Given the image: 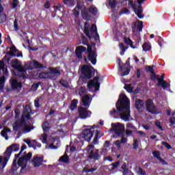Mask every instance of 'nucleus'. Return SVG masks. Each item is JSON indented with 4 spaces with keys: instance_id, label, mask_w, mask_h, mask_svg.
<instances>
[{
    "instance_id": "1",
    "label": "nucleus",
    "mask_w": 175,
    "mask_h": 175,
    "mask_svg": "<svg viewBox=\"0 0 175 175\" xmlns=\"http://www.w3.org/2000/svg\"><path fill=\"white\" fill-rule=\"evenodd\" d=\"M131 103L129 99L124 93H121L119 99L116 103V109L118 111H122L120 114L121 120L124 121H129L131 118V108L129 107Z\"/></svg>"
},
{
    "instance_id": "2",
    "label": "nucleus",
    "mask_w": 175,
    "mask_h": 175,
    "mask_svg": "<svg viewBox=\"0 0 175 175\" xmlns=\"http://www.w3.org/2000/svg\"><path fill=\"white\" fill-rule=\"evenodd\" d=\"M31 109L29 105H26L23 113L21 121L16 122L13 125V129L14 131H23L25 133L31 132L32 131V125H28V121L31 116Z\"/></svg>"
},
{
    "instance_id": "3",
    "label": "nucleus",
    "mask_w": 175,
    "mask_h": 175,
    "mask_svg": "<svg viewBox=\"0 0 175 175\" xmlns=\"http://www.w3.org/2000/svg\"><path fill=\"white\" fill-rule=\"evenodd\" d=\"M84 33L88 38H96L98 36V30L96 29V25H90L88 23H85Z\"/></svg>"
},
{
    "instance_id": "4",
    "label": "nucleus",
    "mask_w": 175,
    "mask_h": 175,
    "mask_svg": "<svg viewBox=\"0 0 175 175\" xmlns=\"http://www.w3.org/2000/svg\"><path fill=\"white\" fill-rule=\"evenodd\" d=\"M142 3L143 1H130L129 2V6L132 8L139 18H143V17H144V15L142 14L143 13V9H142Z\"/></svg>"
},
{
    "instance_id": "5",
    "label": "nucleus",
    "mask_w": 175,
    "mask_h": 175,
    "mask_svg": "<svg viewBox=\"0 0 175 175\" xmlns=\"http://www.w3.org/2000/svg\"><path fill=\"white\" fill-rule=\"evenodd\" d=\"M95 128H98V126H88V129L83 131L81 137H83V139H85L86 142H91V139H92V136H94V133L96 131L95 130Z\"/></svg>"
},
{
    "instance_id": "6",
    "label": "nucleus",
    "mask_w": 175,
    "mask_h": 175,
    "mask_svg": "<svg viewBox=\"0 0 175 175\" xmlns=\"http://www.w3.org/2000/svg\"><path fill=\"white\" fill-rule=\"evenodd\" d=\"M12 66L14 68V69H16L19 72V73H21L20 75L23 79H25V77L28 76V74H27V70L23 67L21 62L18 61V59L14 60L12 62Z\"/></svg>"
},
{
    "instance_id": "7",
    "label": "nucleus",
    "mask_w": 175,
    "mask_h": 175,
    "mask_svg": "<svg viewBox=\"0 0 175 175\" xmlns=\"http://www.w3.org/2000/svg\"><path fill=\"white\" fill-rule=\"evenodd\" d=\"M95 47V44L93 43L91 45H88V52L89 55L88 58L89 61L92 64V65L96 64V52L94 50H92V48Z\"/></svg>"
},
{
    "instance_id": "8",
    "label": "nucleus",
    "mask_w": 175,
    "mask_h": 175,
    "mask_svg": "<svg viewBox=\"0 0 175 175\" xmlns=\"http://www.w3.org/2000/svg\"><path fill=\"white\" fill-rule=\"evenodd\" d=\"M100 84L99 83V77H96L93 80L90 81L88 84L89 91H98Z\"/></svg>"
},
{
    "instance_id": "9",
    "label": "nucleus",
    "mask_w": 175,
    "mask_h": 175,
    "mask_svg": "<svg viewBox=\"0 0 175 175\" xmlns=\"http://www.w3.org/2000/svg\"><path fill=\"white\" fill-rule=\"evenodd\" d=\"M94 145H90L86 148V151H88L89 154L90 159H98L100 158L99 156V150L96 149L95 152H94Z\"/></svg>"
},
{
    "instance_id": "10",
    "label": "nucleus",
    "mask_w": 175,
    "mask_h": 175,
    "mask_svg": "<svg viewBox=\"0 0 175 175\" xmlns=\"http://www.w3.org/2000/svg\"><path fill=\"white\" fill-rule=\"evenodd\" d=\"M81 72L86 77V79H91L92 72H94V67L91 66H83L81 68Z\"/></svg>"
},
{
    "instance_id": "11",
    "label": "nucleus",
    "mask_w": 175,
    "mask_h": 175,
    "mask_svg": "<svg viewBox=\"0 0 175 175\" xmlns=\"http://www.w3.org/2000/svg\"><path fill=\"white\" fill-rule=\"evenodd\" d=\"M78 113L79 115V118H81L82 120H85V118L91 117V114H92L91 111L83 107H81L78 109Z\"/></svg>"
},
{
    "instance_id": "12",
    "label": "nucleus",
    "mask_w": 175,
    "mask_h": 175,
    "mask_svg": "<svg viewBox=\"0 0 175 175\" xmlns=\"http://www.w3.org/2000/svg\"><path fill=\"white\" fill-rule=\"evenodd\" d=\"M111 126L118 136L125 131V126L121 123H112Z\"/></svg>"
},
{
    "instance_id": "13",
    "label": "nucleus",
    "mask_w": 175,
    "mask_h": 175,
    "mask_svg": "<svg viewBox=\"0 0 175 175\" xmlns=\"http://www.w3.org/2000/svg\"><path fill=\"white\" fill-rule=\"evenodd\" d=\"M23 142L26 143L29 147H33L34 150H36V148H40L42 147V144H40V143L36 142V140H32L29 138L25 139Z\"/></svg>"
},
{
    "instance_id": "14",
    "label": "nucleus",
    "mask_w": 175,
    "mask_h": 175,
    "mask_svg": "<svg viewBox=\"0 0 175 175\" xmlns=\"http://www.w3.org/2000/svg\"><path fill=\"white\" fill-rule=\"evenodd\" d=\"M146 109L149 113L152 114H157L158 113V111L157 109V107L152 103V100H148L146 101Z\"/></svg>"
},
{
    "instance_id": "15",
    "label": "nucleus",
    "mask_w": 175,
    "mask_h": 175,
    "mask_svg": "<svg viewBox=\"0 0 175 175\" xmlns=\"http://www.w3.org/2000/svg\"><path fill=\"white\" fill-rule=\"evenodd\" d=\"M61 75V72H59V70L57 68H49V79H51L52 80H55L57 77H59Z\"/></svg>"
},
{
    "instance_id": "16",
    "label": "nucleus",
    "mask_w": 175,
    "mask_h": 175,
    "mask_svg": "<svg viewBox=\"0 0 175 175\" xmlns=\"http://www.w3.org/2000/svg\"><path fill=\"white\" fill-rule=\"evenodd\" d=\"M43 156H38L36 155L33 158L32 164L34 167H39V166H42L43 165Z\"/></svg>"
},
{
    "instance_id": "17",
    "label": "nucleus",
    "mask_w": 175,
    "mask_h": 175,
    "mask_svg": "<svg viewBox=\"0 0 175 175\" xmlns=\"http://www.w3.org/2000/svg\"><path fill=\"white\" fill-rule=\"evenodd\" d=\"M142 29L143 22L138 21L135 23V26L133 27V32L136 35L137 33H139V32H142Z\"/></svg>"
},
{
    "instance_id": "18",
    "label": "nucleus",
    "mask_w": 175,
    "mask_h": 175,
    "mask_svg": "<svg viewBox=\"0 0 175 175\" xmlns=\"http://www.w3.org/2000/svg\"><path fill=\"white\" fill-rule=\"evenodd\" d=\"M19 149H20V146L13 145L6 149L5 152H4V155H7V157L10 158V155H12V152L18 151Z\"/></svg>"
},
{
    "instance_id": "19",
    "label": "nucleus",
    "mask_w": 175,
    "mask_h": 175,
    "mask_svg": "<svg viewBox=\"0 0 175 175\" xmlns=\"http://www.w3.org/2000/svg\"><path fill=\"white\" fill-rule=\"evenodd\" d=\"M27 162H28L25 157H21L18 161V166H21V172L24 173L27 170Z\"/></svg>"
},
{
    "instance_id": "20",
    "label": "nucleus",
    "mask_w": 175,
    "mask_h": 175,
    "mask_svg": "<svg viewBox=\"0 0 175 175\" xmlns=\"http://www.w3.org/2000/svg\"><path fill=\"white\" fill-rule=\"evenodd\" d=\"M130 70H131V68L129 67V62H126L123 67H120L119 68V71L122 72V76H126L129 75Z\"/></svg>"
},
{
    "instance_id": "21",
    "label": "nucleus",
    "mask_w": 175,
    "mask_h": 175,
    "mask_svg": "<svg viewBox=\"0 0 175 175\" xmlns=\"http://www.w3.org/2000/svg\"><path fill=\"white\" fill-rule=\"evenodd\" d=\"M10 84L12 90H18V88H22L23 85L21 82H18L17 79H11L10 81Z\"/></svg>"
},
{
    "instance_id": "22",
    "label": "nucleus",
    "mask_w": 175,
    "mask_h": 175,
    "mask_svg": "<svg viewBox=\"0 0 175 175\" xmlns=\"http://www.w3.org/2000/svg\"><path fill=\"white\" fill-rule=\"evenodd\" d=\"M81 16L84 20H91V16H90V11L87 9V8L81 6Z\"/></svg>"
},
{
    "instance_id": "23",
    "label": "nucleus",
    "mask_w": 175,
    "mask_h": 175,
    "mask_svg": "<svg viewBox=\"0 0 175 175\" xmlns=\"http://www.w3.org/2000/svg\"><path fill=\"white\" fill-rule=\"evenodd\" d=\"M91 98L87 94H84L82 96V106H85V107H90V105H91Z\"/></svg>"
},
{
    "instance_id": "24",
    "label": "nucleus",
    "mask_w": 175,
    "mask_h": 175,
    "mask_svg": "<svg viewBox=\"0 0 175 175\" xmlns=\"http://www.w3.org/2000/svg\"><path fill=\"white\" fill-rule=\"evenodd\" d=\"M85 50H87V49L83 46H77L75 50V53L77 58H79V59H81V58H83L81 54H83V53H84Z\"/></svg>"
},
{
    "instance_id": "25",
    "label": "nucleus",
    "mask_w": 175,
    "mask_h": 175,
    "mask_svg": "<svg viewBox=\"0 0 175 175\" xmlns=\"http://www.w3.org/2000/svg\"><path fill=\"white\" fill-rule=\"evenodd\" d=\"M135 108L139 112L144 110V102L142 100H137L135 101Z\"/></svg>"
},
{
    "instance_id": "26",
    "label": "nucleus",
    "mask_w": 175,
    "mask_h": 175,
    "mask_svg": "<svg viewBox=\"0 0 175 175\" xmlns=\"http://www.w3.org/2000/svg\"><path fill=\"white\" fill-rule=\"evenodd\" d=\"M4 157H0V166L5 167L8 165V161H9V157L8 155H4Z\"/></svg>"
},
{
    "instance_id": "27",
    "label": "nucleus",
    "mask_w": 175,
    "mask_h": 175,
    "mask_svg": "<svg viewBox=\"0 0 175 175\" xmlns=\"http://www.w3.org/2000/svg\"><path fill=\"white\" fill-rule=\"evenodd\" d=\"M159 85H161L163 90L170 88V84L167 83L165 80L159 79Z\"/></svg>"
},
{
    "instance_id": "28",
    "label": "nucleus",
    "mask_w": 175,
    "mask_h": 175,
    "mask_svg": "<svg viewBox=\"0 0 175 175\" xmlns=\"http://www.w3.org/2000/svg\"><path fill=\"white\" fill-rule=\"evenodd\" d=\"M82 5L83 3H78L77 5L75 7L74 10V16H75V17H79V16H80V9H81Z\"/></svg>"
},
{
    "instance_id": "29",
    "label": "nucleus",
    "mask_w": 175,
    "mask_h": 175,
    "mask_svg": "<svg viewBox=\"0 0 175 175\" xmlns=\"http://www.w3.org/2000/svg\"><path fill=\"white\" fill-rule=\"evenodd\" d=\"M103 135V133H99V131L96 130V136L94 137V139L93 140V144H97L98 140L102 137Z\"/></svg>"
},
{
    "instance_id": "30",
    "label": "nucleus",
    "mask_w": 175,
    "mask_h": 175,
    "mask_svg": "<svg viewBox=\"0 0 175 175\" xmlns=\"http://www.w3.org/2000/svg\"><path fill=\"white\" fill-rule=\"evenodd\" d=\"M119 49L120 51V55H124L126 50H128V46H125L124 44L120 43L119 44Z\"/></svg>"
},
{
    "instance_id": "31",
    "label": "nucleus",
    "mask_w": 175,
    "mask_h": 175,
    "mask_svg": "<svg viewBox=\"0 0 175 175\" xmlns=\"http://www.w3.org/2000/svg\"><path fill=\"white\" fill-rule=\"evenodd\" d=\"M10 50H11L10 54L13 55L14 57L15 55H16V57H23V53H20V54L17 53V49H16L15 46H12L10 48Z\"/></svg>"
},
{
    "instance_id": "32",
    "label": "nucleus",
    "mask_w": 175,
    "mask_h": 175,
    "mask_svg": "<svg viewBox=\"0 0 175 175\" xmlns=\"http://www.w3.org/2000/svg\"><path fill=\"white\" fill-rule=\"evenodd\" d=\"M9 132H10V129H8V128H4V129L1 132V136H3V137H5V140H8V133H9Z\"/></svg>"
},
{
    "instance_id": "33",
    "label": "nucleus",
    "mask_w": 175,
    "mask_h": 175,
    "mask_svg": "<svg viewBox=\"0 0 175 175\" xmlns=\"http://www.w3.org/2000/svg\"><path fill=\"white\" fill-rule=\"evenodd\" d=\"M70 146H71V147H70V150L71 151V152H75V151H77V148H79V147H80L79 144L73 143V142H72L70 144Z\"/></svg>"
},
{
    "instance_id": "34",
    "label": "nucleus",
    "mask_w": 175,
    "mask_h": 175,
    "mask_svg": "<svg viewBox=\"0 0 175 175\" xmlns=\"http://www.w3.org/2000/svg\"><path fill=\"white\" fill-rule=\"evenodd\" d=\"M59 162H64V163H69V157H68V155L64 154L59 158Z\"/></svg>"
},
{
    "instance_id": "35",
    "label": "nucleus",
    "mask_w": 175,
    "mask_h": 175,
    "mask_svg": "<svg viewBox=\"0 0 175 175\" xmlns=\"http://www.w3.org/2000/svg\"><path fill=\"white\" fill-rule=\"evenodd\" d=\"M143 51H150L151 45L147 42L144 43L142 45Z\"/></svg>"
},
{
    "instance_id": "36",
    "label": "nucleus",
    "mask_w": 175,
    "mask_h": 175,
    "mask_svg": "<svg viewBox=\"0 0 175 175\" xmlns=\"http://www.w3.org/2000/svg\"><path fill=\"white\" fill-rule=\"evenodd\" d=\"M30 65H31V66H33V68H42V64H40L39 62H36V61H33L30 63Z\"/></svg>"
},
{
    "instance_id": "37",
    "label": "nucleus",
    "mask_w": 175,
    "mask_h": 175,
    "mask_svg": "<svg viewBox=\"0 0 175 175\" xmlns=\"http://www.w3.org/2000/svg\"><path fill=\"white\" fill-rule=\"evenodd\" d=\"M5 81H6V79L3 76L0 77V90H3V87H5Z\"/></svg>"
},
{
    "instance_id": "38",
    "label": "nucleus",
    "mask_w": 175,
    "mask_h": 175,
    "mask_svg": "<svg viewBox=\"0 0 175 175\" xmlns=\"http://www.w3.org/2000/svg\"><path fill=\"white\" fill-rule=\"evenodd\" d=\"M49 128H50V124H49V122H45L42 124V129H43L44 132H47V131H49Z\"/></svg>"
},
{
    "instance_id": "39",
    "label": "nucleus",
    "mask_w": 175,
    "mask_h": 175,
    "mask_svg": "<svg viewBox=\"0 0 175 175\" xmlns=\"http://www.w3.org/2000/svg\"><path fill=\"white\" fill-rule=\"evenodd\" d=\"M135 172L137 173V174L146 175V172L143 170V169L140 168V167H136Z\"/></svg>"
},
{
    "instance_id": "40",
    "label": "nucleus",
    "mask_w": 175,
    "mask_h": 175,
    "mask_svg": "<svg viewBox=\"0 0 175 175\" xmlns=\"http://www.w3.org/2000/svg\"><path fill=\"white\" fill-rule=\"evenodd\" d=\"M89 12L95 16L98 13V9H96V7L92 5L90 7Z\"/></svg>"
},
{
    "instance_id": "41",
    "label": "nucleus",
    "mask_w": 175,
    "mask_h": 175,
    "mask_svg": "<svg viewBox=\"0 0 175 175\" xmlns=\"http://www.w3.org/2000/svg\"><path fill=\"white\" fill-rule=\"evenodd\" d=\"M124 88L127 91V92H133V88H132L131 84L125 85Z\"/></svg>"
},
{
    "instance_id": "42",
    "label": "nucleus",
    "mask_w": 175,
    "mask_h": 175,
    "mask_svg": "<svg viewBox=\"0 0 175 175\" xmlns=\"http://www.w3.org/2000/svg\"><path fill=\"white\" fill-rule=\"evenodd\" d=\"M40 140L44 144L47 143V135L46 134H42L40 137Z\"/></svg>"
},
{
    "instance_id": "43",
    "label": "nucleus",
    "mask_w": 175,
    "mask_h": 175,
    "mask_svg": "<svg viewBox=\"0 0 175 175\" xmlns=\"http://www.w3.org/2000/svg\"><path fill=\"white\" fill-rule=\"evenodd\" d=\"M49 72H41L39 74L40 79H49Z\"/></svg>"
},
{
    "instance_id": "44",
    "label": "nucleus",
    "mask_w": 175,
    "mask_h": 175,
    "mask_svg": "<svg viewBox=\"0 0 175 175\" xmlns=\"http://www.w3.org/2000/svg\"><path fill=\"white\" fill-rule=\"evenodd\" d=\"M77 103H78L77 100H73L72 101L71 105H70L71 110H75V109H76V107H77Z\"/></svg>"
},
{
    "instance_id": "45",
    "label": "nucleus",
    "mask_w": 175,
    "mask_h": 175,
    "mask_svg": "<svg viewBox=\"0 0 175 175\" xmlns=\"http://www.w3.org/2000/svg\"><path fill=\"white\" fill-rule=\"evenodd\" d=\"M110 166L111 167V170H114L115 169H117L118 166H120V161L113 163Z\"/></svg>"
},
{
    "instance_id": "46",
    "label": "nucleus",
    "mask_w": 175,
    "mask_h": 175,
    "mask_svg": "<svg viewBox=\"0 0 175 175\" xmlns=\"http://www.w3.org/2000/svg\"><path fill=\"white\" fill-rule=\"evenodd\" d=\"M18 169V167H17V163L16 161H14L12 166L11 167V172L12 173H14Z\"/></svg>"
},
{
    "instance_id": "47",
    "label": "nucleus",
    "mask_w": 175,
    "mask_h": 175,
    "mask_svg": "<svg viewBox=\"0 0 175 175\" xmlns=\"http://www.w3.org/2000/svg\"><path fill=\"white\" fill-rule=\"evenodd\" d=\"M124 42L126 43V44H128L129 46H131V47H132V49H135V47H133V42L131 39L129 38H124Z\"/></svg>"
},
{
    "instance_id": "48",
    "label": "nucleus",
    "mask_w": 175,
    "mask_h": 175,
    "mask_svg": "<svg viewBox=\"0 0 175 175\" xmlns=\"http://www.w3.org/2000/svg\"><path fill=\"white\" fill-rule=\"evenodd\" d=\"M6 21V14L2 13L0 14V23H5Z\"/></svg>"
},
{
    "instance_id": "49",
    "label": "nucleus",
    "mask_w": 175,
    "mask_h": 175,
    "mask_svg": "<svg viewBox=\"0 0 175 175\" xmlns=\"http://www.w3.org/2000/svg\"><path fill=\"white\" fill-rule=\"evenodd\" d=\"M26 149H27V146L25 145L22 146L20 152L18 154H15V158L16 159L18 158V157H20V154L22 153L24 151V150H26Z\"/></svg>"
},
{
    "instance_id": "50",
    "label": "nucleus",
    "mask_w": 175,
    "mask_h": 175,
    "mask_svg": "<svg viewBox=\"0 0 175 175\" xmlns=\"http://www.w3.org/2000/svg\"><path fill=\"white\" fill-rule=\"evenodd\" d=\"M60 84L62 85V87H65V88H68L69 87V84L66 81L62 80L60 81Z\"/></svg>"
},
{
    "instance_id": "51",
    "label": "nucleus",
    "mask_w": 175,
    "mask_h": 175,
    "mask_svg": "<svg viewBox=\"0 0 175 175\" xmlns=\"http://www.w3.org/2000/svg\"><path fill=\"white\" fill-rule=\"evenodd\" d=\"M116 5H117L116 1H109V6L110 8H111V9H114V8H116Z\"/></svg>"
},
{
    "instance_id": "52",
    "label": "nucleus",
    "mask_w": 175,
    "mask_h": 175,
    "mask_svg": "<svg viewBox=\"0 0 175 175\" xmlns=\"http://www.w3.org/2000/svg\"><path fill=\"white\" fill-rule=\"evenodd\" d=\"M74 143L79 144V146H81V144H83V142H81V138L80 137H77Z\"/></svg>"
},
{
    "instance_id": "53",
    "label": "nucleus",
    "mask_w": 175,
    "mask_h": 175,
    "mask_svg": "<svg viewBox=\"0 0 175 175\" xmlns=\"http://www.w3.org/2000/svg\"><path fill=\"white\" fill-rule=\"evenodd\" d=\"M152 154L155 158H157V159H159V158H161V153H159V151H154L152 152Z\"/></svg>"
},
{
    "instance_id": "54",
    "label": "nucleus",
    "mask_w": 175,
    "mask_h": 175,
    "mask_svg": "<svg viewBox=\"0 0 175 175\" xmlns=\"http://www.w3.org/2000/svg\"><path fill=\"white\" fill-rule=\"evenodd\" d=\"M25 160H27V161L28 162V161H29V159H31V158H32V153H28L25 155Z\"/></svg>"
},
{
    "instance_id": "55",
    "label": "nucleus",
    "mask_w": 175,
    "mask_h": 175,
    "mask_svg": "<svg viewBox=\"0 0 175 175\" xmlns=\"http://www.w3.org/2000/svg\"><path fill=\"white\" fill-rule=\"evenodd\" d=\"M107 152V148L103 147L101 148L100 154L101 155H106V153Z\"/></svg>"
},
{
    "instance_id": "56",
    "label": "nucleus",
    "mask_w": 175,
    "mask_h": 175,
    "mask_svg": "<svg viewBox=\"0 0 175 175\" xmlns=\"http://www.w3.org/2000/svg\"><path fill=\"white\" fill-rule=\"evenodd\" d=\"M39 88V84L35 83L31 86V91H36Z\"/></svg>"
},
{
    "instance_id": "57",
    "label": "nucleus",
    "mask_w": 175,
    "mask_h": 175,
    "mask_svg": "<svg viewBox=\"0 0 175 175\" xmlns=\"http://www.w3.org/2000/svg\"><path fill=\"white\" fill-rule=\"evenodd\" d=\"M115 146H116V148L120 150V148H121V142H120V140H117L115 142Z\"/></svg>"
},
{
    "instance_id": "58",
    "label": "nucleus",
    "mask_w": 175,
    "mask_h": 175,
    "mask_svg": "<svg viewBox=\"0 0 175 175\" xmlns=\"http://www.w3.org/2000/svg\"><path fill=\"white\" fill-rule=\"evenodd\" d=\"M159 75H155L154 72H152V75L151 76V79L152 80H158L159 81Z\"/></svg>"
},
{
    "instance_id": "59",
    "label": "nucleus",
    "mask_w": 175,
    "mask_h": 175,
    "mask_svg": "<svg viewBox=\"0 0 175 175\" xmlns=\"http://www.w3.org/2000/svg\"><path fill=\"white\" fill-rule=\"evenodd\" d=\"M129 10L126 9V8H124L121 12H120V14H129Z\"/></svg>"
},
{
    "instance_id": "60",
    "label": "nucleus",
    "mask_w": 175,
    "mask_h": 175,
    "mask_svg": "<svg viewBox=\"0 0 175 175\" xmlns=\"http://www.w3.org/2000/svg\"><path fill=\"white\" fill-rule=\"evenodd\" d=\"M46 148H50L51 150H55L57 146H54L53 144L47 145Z\"/></svg>"
},
{
    "instance_id": "61",
    "label": "nucleus",
    "mask_w": 175,
    "mask_h": 175,
    "mask_svg": "<svg viewBox=\"0 0 175 175\" xmlns=\"http://www.w3.org/2000/svg\"><path fill=\"white\" fill-rule=\"evenodd\" d=\"M14 29L17 31L18 29V24L17 23V19H15L14 22Z\"/></svg>"
},
{
    "instance_id": "62",
    "label": "nucleus",
    "mask_w": 175,
    "mask_h": 175,
    "mask_svg": "<svg viewBox=\"0 0 175 175\" xmlns=\"http://www.w3.org/2000/svg\"><path fill=\"white\" fill-rule=\"evenodd\" d=\"M3 70V72L5 71V66H3V62L0 60V70Z\"/></svg>"
},
{
    "instance_id": "63",
    "label": "nucleus",
    "mask_w": 175,
    "mask_h": 175,
    "mask_svg": "<svg viewBox=\"0 0 175 175\" xmlns=\"http://www.w3.org/2000/svg\"><path fill=\"white\" fill-rule=\"evenodd\" d=\"M104 161H109V162H113V158L111 157H104Z\"/></svg>"
},
{
    "instance_id": "64",
    "label": "nucleus",
    "mask_w": 175,
    "mask_h": 175,
    "mask_svg": "<svg viewBox=\"0 0 175 175\" xmlns=\"http://www.w3.org/2000/svg\"><path fill=\"white\" fill-rule=\"evenodd\" d=\"M11 5H12V8H13V9H14V8H16L17 6V1H12Z\"/></svg>"
}]
</instances>
